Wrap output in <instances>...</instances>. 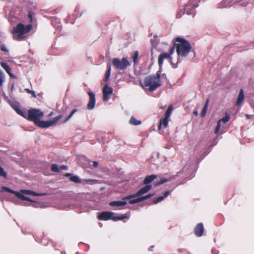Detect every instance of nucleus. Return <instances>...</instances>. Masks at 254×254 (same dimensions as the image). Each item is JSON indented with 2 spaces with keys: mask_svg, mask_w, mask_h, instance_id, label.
I'll use <instances>...</instances> for the list:
<instances>
[{
  "mask_svg": "<svg viewBox=\"0 0 254 254\" xmlns=\"http://www.w3.org/2000/svg\"><path fill=\"white\" fill-rule=\"evenodd\" d=\"M176 178V176H172V177H170L168 179H165V178H162L160 179V180L159 181H158V182H155L154 183V186L155 187H157V186H159L165 183H166V182H169V181H172V180L175 179Z\"/></svg>",
  "mask_w": 254,
  "mask_h": 254,
  "instance_id": "nucleus-19",
  "label": "nucleus"
},
{
  "mask_svg": "<svg viewBox=\"0 0 254 254\" xmlns=\"http://www.w3.org/2000/svg\"><path fill=\"white\" fill-rule=\"evenodd\" d=\"M164 198H165V197H164L163 195L159 196L155 200H154L153 203L157 204V203H159V202L164 200Z\"/></svg>",
  "mask_w": 254,
  "mask_h": 254,
  "instance_id": "nucleus-35",
  "label": "nucleus"
},
{
  "mask_svg": "<svg viewBox=\"0 0 254 254\" xmlns=\"http://www.w3.org/2000/svg\"><path fill=\"white\" fill-rule=\"evenodd\" d=\"M244 94L243 89H241L239 92V94L237 100L236 105L239 106L241 105L244 101Z\"/></svg>",
  "mask_w": 254,
  "mask_h": 254,
  "instance_id": "nucleus-22",
  "label": "nucleus"
},
{
  "mask_svg": "<svg viewBox=\"0 0 254 254\" xmlns=\"http://www.w3.org/2000/svg\"><path fill=\"white\" fill-rule=\"evenodd\" d=\"M152 188V185H146L139 190L135 194L124 197L123 199H131L135 197H139L148 192Z\"/></svg>",
  "mask_w": 254,
  "mask_h": 254,
  "instance_id": "nucleus-10",
  "label": "nucleus"
},
{
  "mask_svg": "<svg viewBox=\"0 0 254 254\" xmlns=\"http://www.w3.org/2000/svg\"><path fill=\"white\" fill-rule=\"evenodd\" d=\"M111 64H107V69L105 74V81L108 82V80L111 75Z\"/></svg>",
  "mask_w": 254,
  "mask_h": 254,
  "instance_id": "nucleus-24",
  "label": "nucleus"
},
{
  "mask_svg": "<svg viewBox=\"0 0 254 254\" xmlns=\"http://www.w3.org/2000/svg\"><path fill=\"white\" fill-rule=\"evenodd\" d=\"M153 248H154V246H153L150 247L149 248V249H148L149 251H153Z\"/></svg>",
  "mask_w": 254,
  "mask_h": 254,
  "instance_id": "nucleus-47",
  "label": "nucleus"
},
{
  "mask_svg": "<svg viewBox=\"0 0 254 254\" xmlns=\"http://www.w3.org/2000/svg\"><path fill=\"white\" fill-rule=\"evenodd\" d=\"M139 53L138 51H135L133 53V55L132 56V60L134 63V64H138V57Z\"/></svg>",
  "mask_w": 254,
  "mask_h": 254,
  "instance_id": "nucleus-28",
  "label": "nucleus"
},
{
  "mask_svg": "<svg viewBox=\"0 0 254 254\" xmlns=\"http://www.w3.org/2000/svg\"><path fill=\"white\" fill-rule=\"evenodd\" d=\"M226 2V1H222L220 4H219V7H225V6H226V5H225V3Z\"/></svg>",
  "mask_w": 254,
  "mask_h": 254,
  "instance_id": "nucleus-46",
  "label": "nucleus"
},
{
  "mask_svg": "<svg viewBox=\"0 0 254 254\" xmlns=\"http://www.w3.org/2000/svg\"><path fill=\"white\" fill-rule=\"evenodd\" d=\"M14 85L13 84L11 86V90L12 91L13 88H14Z\"/></svg>",
  "mask_w": 254,
  "mask_h": 254,
  "instance_id": "nucleus-48",
  "label": "nucleus"
},
{
  "mask_svg": "<svg viewBox=\"0 0 254 254\" xmlns=\"http://www.w3.org/2000/svg\"><path fill=\"white\" fill-rule=\"evenodd\" d=\"M89 97V101L87 104V108L89 110H92L94 108L96 103L95 95L91 91L88 92Z\"/></svg>",
  "mask_w": 254,
  "mask_h": 254,
  "instance_id": "nucleus-13",
  "label": "nucleus"
},
{
  "mask_svg": "<svg viewBox=\"0 0 254 254\" xmlns=\"http://www.w3.org/2000/svg\"><path fill=\"white\" fill-rule=\"evenodd\" d=\"M68 169V167L66 165H62L61 166L60 168V170H67Z\"/></svg>",
  "mask_w": 254,
  "mask_h": 254,
  "instance_id": "nucleus-42",
  "label": "nucleus"
},
{
  "mask_svg": "<svg viewBox=\"0 0 254 254\" xmlns=\"http://www.w3.org/2000/svg\"><path fill=\"white\" fill-rule=\"evenodd\" d=\"M7 73L8 74V75L10 76L11 78H15V76L11 72V70H9V71L7 72Z\"/></svg>",
  "mask_w": 254,
  "mask_h": 254,
  "instance_id": "nucleus-43",
  "label": "nucleus"
},
{
  "mask_svg": "<svg viewBox=\"0 0 254 254\" xmlns=\"http://www.w3.org/2000/svg\"><path fill=\"white\" fill-rule=\"evenodd\" d=\"M0 50L2 51L8 53V50L6 48V47L4 44H2L0 46Z\"/></svg>",
  "mask_w": 254,
  "mask_h": 254,
  "instance_id": "nucleus-40",
  "label": "nucleus"
},
{
  "mask_svg": "<svg viewBox=\"0 0 254 254\" xmlns=\"http://www.w3.org/2000/svg\"><path fill=\"white\" fill-rule=\"evenodd\" d=\"M32 28V26L30 24L24 26L21 23H18L12 31L13 38L17 41L23 40L25 37L24 35L29 32Z\"/></svg>",
  "mask_w": 254,
  "mask_h": 254,
  "instance_id": "nucleus-3",
  "label": "nucleus"
},
{
  "mask_svg": "<svg viewBox=\"0 0 254 254\" xmlns=\"http://www.w3.org/2000/svg\"><path fill=\"white\" fill-rule=\"evenodd\" d=\"M128 218H129V216L127 213H126V214L122 215L120 216H115L114 215V218H113V220L114 221H119V220H122L125 219H128Z\"/></svg>",
  "mask_w": 254,
  "mask_h": 254,
  "instance_id": "nucleus-26",
  "label": "nucleus"
},
{
  "mask_svg": "<svg viewBox=\"0 0 254 254\" xmlns=\"http://www.w3.org/2000/svg\"><path fill=\"white\" fill-rule=\"evenodd\" d=\"M9 103L12 109H13L18 115L24 118H26L27 113L26 111L20 109L19 104L17 102L9 101Z\"/></svg>",
  "mask_w": 254,
  "mask_h": 254,
  "instance_id": "nucleus-11",
  "label": "nucleus"
},
{
  "mask_svg": "<svg viewBox=\"0 0 254 254\" xmlns=\"http://www.w3.org/2000/svg\"><path fill=\"white\" fill-rule=\"evenodd\" d=\"M248 3H251L253 5H254V0H249L247 3H245V2H241V5L243 6H246Z\"/></svg>",
  "mask_w": 254,
  "mask_h": 254,
  "instance_id": "nucleus-38",
  "label": "nucleus"
},
{
  "mask_svg": "<svg viewBox=\"0 0 254 254\" xmlns=\"http://www.w3.org/2000/svg\"><path fill=\"white\" fill-rule=\"evenodd\" d=\"M157 178V176L156 175H151L149 176H146L144 181H143V184L146 185H150L149 184L151 183L154 179H155Z\"/></svg>",
  "mask_w": 254,
  "mask_h": 254,
  "instance_id": "nucleus-21",
  "label": "nucleus"
},
{
  "mask_svg": "<svg viewBox=\"0 0 254 254\" xmlns=\"http://www.w3.org/2000/svg\"><path fill=\"white\" fill-rule=\"evenodd\" d=\"M183 9L182 10H180L179 11H178L176 14V17L177 18H181L182 17V15L184 14H183Z\"/></svg>",
  "mask_w": 254,
  "mask_h": 254,
  "instance_id": "nucleus-39",
  "label": "nucleus"
},
{
  "mask_svg": "<svg viewBox=\"0 0 254 254\" xmlns=\"http://www.w3.org/2000/svg\"><path fill=\"white\" fill-rule=\"evenodd\" d=\"M198 6V4L193 3L192 1L189 0L188 3L184 6L183 14L186 13L188 15H192L193 17L195 15V12L193 11Z\"/></svg>",
  "mask_w": 254,
  "mask_h": 254,
  "instance_id": "nucleus-9",
  "label": "nucleus"
},
{
  "mask_svg": "<svg viewBox=\"0 0 254 254\" xmlns=\"http://www.w3.org/2000/svg\"><path fill=\"white\" fill-rule=\"evenodd\" d=\"M4 82V74L0 69V86H2Z\"/></svg>",
  "mask_w": 254,
  "mask_h": 254,
  "instance_id": "nucleus-36",
  "label": "nucleus"
},
{
  "mask_svg": "<svg viewBox=\"0 0 254 254\" xmlns=\"http://www.w3.org/2000/svg\"><path fill=\"white\" fill-rule=\"evenodd\" d=\"M168 119L169 118H166V117H164V118L161 119L160 120L159 125L158 126V129L160 130L162 126H163L164 128H166L167 127L169 122Z\"/></svg>",
  "mask_w": 254,
  "mask_h": 254,
  "instance_id": "nucleus-23",
  "label": "nucleus"
},
{
  "mask_svg": "<svg viewBox=\"0 0 254 254\" xmlns=\"http://www.w3.org/2000/svg\"><path fill=\"white\" fill-rule=\"evenodd\" d=\"M171 191L170 190H166L163 194L164 197L166 198L171 193Z\"/></svg>",
  "mask_w": 254,
  "mask_h": 254,
  "instance_id": "nucleus-41",
  "label": "nucleus"
},
{
  "mask_svg": "<svg viewBox=\"0 0 254 254\" xmlns=\"http://www.w3.org/2000/svg\"><path fill=\"white\" fill-rule=\"evenodd\" d=\"M3 95H4V96L5 98H7V97H6V96H5V94H4V93H3Z\"/></svg>",
  "mask_w": 254,
  "mask_h": 254,
  "instance_id": "nucleus-53",
  "label": "nucleus"
},
{
  "mask_svg": "<svg viewBox=\"0 0 254 254\" xmlns=\"http://www.w3.org/2000/svg\"><path fill=\"white\" fill-rule=\"evenodd\" d=\"M43 116L44 113L40 109L32 108L28 111L25 118L36 124Z\"/></svg>",
  "mask_w": 254,
  "mask_h": 254,
  "instance_id": "nucleus-6",
  "label": "nucleus"
},
{
  "mask_svg": "<svg viewBox=\"0 0 254 254\" xmlns=\"http://www.w3.org/2000/svg\"><path fill=\"white\" fill-rule=\"evenodd\" d=\"M19 192H20L23 195H32L33 196H42L43 194L37 193L35 191L28 190H21Z\"/></svg>",
  "mask_w": 254,
  "mask_h": 254,
  "instance_id": "nucleus-18",
  "label": "nucleus"
},
{
  "mask_svg": "<svg viewBox=\"0 0 254 254\" xmlns=\"http://www.w3.org/2000/svg\"><path fill=\"white\" fill-rule=\"evenodd\" d=\"M99 163L97 161H94L93 162V166L94 168H96L98 167Z\"/></svg>",
  "mask_w": 254,
  "mask_h": 254,
  "instance_id": "nucleus-45",
  "label": "nucleus"
},
{
  "mask_svg": "<svg viewBox=\"0 0 254 254\" xmlns=\"http://www.w3.org/2000/svg\"><path fill=\"white\" fill-rule=\"evenodd\" d=\"M230 120V117L229 116V115L228 114H226L225 115V116L222 119L219 120L218 121V122L221 124V122H223V123H226L227 122H228V121H229V120Z\"/></svg>",
  "mask_w": 254,
  "mask_h": 254,
  "instance_id": "nucleus-32",
  "label": "nucleus"
},
{
  "mask_svg": "<svg viewBox=\"0 0 254 254\" xmlns=\"http://www.w3.org/2000/svg\"><path fill=\"white\" fill-rule=\"evenodd\" d=\"M161 71L159 69L156 74L146 76L143 80V84H141L142 87L150 92H153L160 87L162 85L160 82Z\"/></svg>",
  "mask_w": 254,
  "mask_h": 254,
  "instance_id": "nucleus-2",
  "label": "nucleus"
},
{
  "mask_svg": "<svg viewBox=\"0 0 254 254\" xmlns=\"http://www.w3.org/2000/svg\"><path fill=\"white\" fill-rule=\"evenodd\" d=\"M172 109V105H170L168 107V109H167L165 113V117H166V118H169L170 117Z\"/></svg>",
  "mask_w": 254,
  "mask_h": 254,
  "instance_id": "nucleus-29",
  "label": "nucleus"
},
{
  "mask_svg": "<svg viewBox=\"0 0 254 254\" xmlns=\"http://www.w3.org/2000/svg\"><path fill=\"white\" fill-rule=\"evenodd\" d=\"M113 66L118 70H125L127 67L130 65V63L126 58H123L122 59L119 58H114L112 61Z\"/></svg>",
  "mask_w": 254,
  "mask_h": 254,
  "instance_id": "nucleus-7",
  "label": "nucleus"
},
{
  "mask_svg": "<svg viewBox=\"0 0 254 254\" xmlns=\"http://www.w3.org/2000/svg\"><path fill=\"white\" fill-rule=\"evenodd\" d=\"M204 228L202 223H199L195 226L194 232L195 236L197 237H201L203 235Z\"/></svg>",
  "mask_w": 254,
  "mask_h": 254,
  "instance_id": "nucleus-16",
  "label": "nucleus"
},
{
  "mask_svg": "<svg viewBox=\"0 0 254 254\" xmlns=\"http://www.w3.org/2000/svg\"><path fill=\"white\" fill-rule=\"evenodd\" d=\"M209 100L207 99L205 102V103L203 107V109L201 112V116L204 117L206 114V112L208 109V104H209Z\"/></svg>",
  "mask_w": 254,
  "mask_h": 254,
  "instance_id": "nucleus-25",
  "label": "nucleus"
},
{
  "mask_svg": "<svg viewBox=\"0 0 254 254\" xmlns=\"http://www.w3.org/2000/svg\"><path fill=\"white\" fill-rule=\"evenodd\" d=\"M220 127H221V124L218 121L217 126L214 130V133L215 134H217L218 133L220 128Z\"/></svg>",
  "mask_w": 254,
  "mask_h": 254,
  "instance_id": "nucleus-37",
  "label": "nucleus"
},
{
  "mask_svg": "<svg viewBox=\"0 0 254 254\" xmlns=\"http://www.w3.org/2000/svg\"><path fill=\"white\" fill-rule=\"evenodd\" d=\"M1 191H5L11 193L12 194H14L19 199L22 200H26L29 202V204L24 203V205H31L35 207H37L38 205V204L37 203L32 201L29 197L23 195L20 192H19V191H15L7 187L4 186L2 187L1 188Z\"/></svg>",
  "mask_w": 254,
  "mask_h": 254,
  "instance_id": "nucleus-4",
  "label": "nucleus"
},
{
  "mask_svg": "<svg viewBox=\"0 0 254 254\" xmlns=\"http://www.w3.org/2000/svg\"><path fill=\"white\" fill-rule=\"evenodd\" d=\"M212 253H213V254H217V253H214V252L213 251H212Z\"/></svg>",
  "mask_w": 254,
  "mask_h": 254,
  "instance_id": "nucleus-51",
  "label": "nucleus"
},
{
  "mask_svg": "<svg viewBox=\"0 0 254 254\" xmlns=\"http://www.w3.org/2000/svg\"><path fill=\"white\" fill-rule=\"evenodd\" d=\"M77 110L76 109H74L72 110L69 116L67 117V118H66L65 120V122H67L68 120H69L72 116L74 115V113H75L77 112Z\"/></svg>",
  "mask_w": 254,
  "mask_h": 254,
  "instance_id": "nucleus-34",
  "label": "nucleus"
},
{
  "mask_svg": "<svg viewBox=\"0 0 254 254\" xmlns=\"http://www.w3.org/2000/svg\"><path fill=\"white\" fill-rule=\"evenodd\" d=\"M7 73L8 74V75L10 76L11 78H15V76L11 72V70H9V71L7 72Z\"/></svg>",
  "mask_w": 254,
  "mask_h": 254,
  "instance_id": "nucleus-44",
  "label": "nucleus"
},
{
  "mask_svg": "<svg viewBox=\"0 0 254 254\" xmlns=\"http://www.w3.org/2000/svg\"><path fill=\"white\" fill-rule=\"evenodd\" d=\"M28 16H29V17H31V14L30 13H29V14H28Z\"/></svg>",
  "mask_w": 254,
  "mask_h": 254,
  "instance_id": "nucleus-50",
  "label": "nucleus"
},
{
  "mask_svg": "<svg viewBox=\"0 0 254 254\" xmlns=\"http://www.w3.org/2000/svg\"><path fill=\"white\" fill-rule=\"evenodd\" d=\"M193 114H194V115H197V111H194V112H193Z\"/></svg>",
  "mask_w": 254,
  "mask_h": 254,
  "instance_id": "nucleus-49",
  "label": "nucleus"
},
{
  "mask_svg": "<svg viewBox=\"0 0 254 254\" xmlns=\"http://www.w3.org/2000/svg\"><path fill=\"white\" fill-rule=\"evenodd\" d=\"M175 50V47H171L169 50V53H162L160 54L158 57V64L159 66V69L162 70V66L163 64L164 59H168L169 62L172 64L173 68H176L178 64H173L172 62V57L171 55L174 53Z\"/></svg>",
  "mask_w": 254,
  "mask_h": 254,
  "instance_id": "nucleus-5",
  "label": "nucleus"
},
{
  "mask_svg": "<svg viewBox=\"0 0 254 254\" xmlns=\"http://www.w3.org/2000/svg\"><path fill=\"white\" fill-rule=\"evenodd\" d=\"M129 123L134 126H138L141 124L140 121L137 120L134 117H131L129 120Z\"/></svg>",
  "mask_w": 254,
  "mask_h": 254,
  "instance_id": "nucleus-27",
  "label": "nucleus"
},
{
  "mask_svg": "<svg viewBox=\"0 0 254 254\" xmlns=\"http://www.w3.org/2000/svg\"><path fill=\"white\" fill-rule=\"evenodd\" d=\"M62 254H65V253L62 252Z\"/></svg>",
  "mask_w": 254,
  "mask_h": 254,
  "instance_id": "nucleus-55",
  "label": "nucleus"
},
{
  "mask_svg": "<svg viewBox=\"0 0 254 254\" xmlns=\"http://www.w3.org/2000/svg\"><path fill=\"white\" fill-rule=\"evenodd\" d=\"M1 67L7 72L11 70V68L7 64V63L4 62H1L0 63Z\"/></svg>",
  "mask_w": 254,
  "mask_h": 254,
  "instance_id": "nucleus-30",
  "label": "nucleus"
},
{
  "mask_svg": "<svg viewBox=\"0 0 254 254\" xmlns=\"http://www.w3.org/2000/svg\"><path fill=\"white\" fill-rule=\"evenodd\" d=\"M154 195V193H149L145 196H140V197H137L136 198L130 199L129 201V203L131 204H135L137 203L140 202L144 200L149 199V198L153 196Z\"/></svg>",
  "mask_w": 254,
  "mask_h": 254,
  "instance_id": "nucleus-15",
  "label": "nucleus"
},
{
  "mask_svg": "<svg viewBox=\"0 0 254 254\" xmlns=\"http://www.w3.org/2000/svg\"><path fill=\"white\" fill-rule=\"evenodd\" d=\"M24 90L28 93H29V94H31L32 96L34 98H36V93H35V92L33 91V90H31L30 89H29V88H25L24 89Z\"/></svg>",
  "mask_w": 254,
  "mask_h": 254,
  "instance_id": "nucleus-33",
  "label": "nucleus"
},
{
  "mask_svg": "<svg viewBox=\"0 0 254 254\" xmlns=\"http://www.w3.org/2000/svg\"><path fill=\"white\" fill-rule=\"evenodd\" d=\"M173 45L172 47H175V49H176L178 56L177 64L180 63L183 59L186 58L191 52H193V57H195V51L192 50L189 41L184 38L178 37L173 41Z\"/></svg>",
  "mask_w": 254,
  "mask_h": 254,
  "instance_id": "nucleus-1",
  "label": "nucleus"
},
{
  "mask_svg": "<svg viewBox=\"0 0 254 254\" xmlns=\"http://www.w3.org/2000/svg\"><path fill=\"white\" fill-rule=\"evenodd\" d=\"M62 118V116L59 115L53 118L52 120L45 121L40 120L35 125L41 128H48L55 125Z\"/></svg>",
  "mask_w": 254,
  "mask_h": 254,
  "instance_id": "nucleus-8",
  "label": "nucleus"
},
{
  "mask_svg": "<svg viewBox=\"0 0 254 254\" xmlns=\"http://www.w3.org/2000/svg\"><path fill=\"white\" fill-rule=\"evenodd\" d=\"M123 200L113 201L109 203V205L112 207L123 206L127 204V201Z\"/></svg>",
  "mask_w": 254,
  "mask_h": 254,
  "instance_id": "nucleus-20",
  "label": "nucleus"
},
{
  "mask_svg": "<svg viewBox=\"0 0 254 254\" xmlns=\"http://www.w3.org/2000/svg\"><path fill=\"white\" fill-rule=\"evenodd\" d=\"M113 90L112 88L108 86V82L106 83L103 88V100L106 102L108 101L109 100L110 96L113 94Z\"/></svg>",
  "mask_w": 254,
  "mask_h": 254,
  "instance_id": "nucleus-12",
  "label": "nucleus"
},
{
  "mask_svg": "<svg viewBox=\"0 0 254 254\" xmlns=\"http://www.w3.org/2000/svg\"><path fill=\"white\" fill-rule=\"evenodd\" d=\"M162 76H166L165 74H163Z\"/></svg>",
  "mask_w": 254,
  "mask_h": 254,
  "instance_id": "nucleus-54",
  "label": "nucleus"
},
{
  "mask_svg": "<svg viewBox=\"0 0 254 254\" xmlns=\"http://www.w3.org/2000/svg\"><path fill=\"white\" fill-rule=\"evenodd\" d=\"M86 182H90L91 180H86Z\"/></svg>",
  "mask_w": 254,
  "mask_h": 254,
  "instance_id": "nucleus-52",
  "label": "nucleus"
},
{
  "mask_svg": "<svg viewBox=\"0 0 254 254\" xmlns=\"http://www.w3.org/2000/svg\"><path fill=\"white\" fill-rule=\"evenodd\" d=\"M51 169L54 172L59 173L60 172V169L56 164H52Z\"/></svg>",
  "mask_w": 254,
  "mask_h": 254,
  "instance_id": "nucleus-31",
  "label": "nucleus"
},
{
  "mask_svg": "<svg viewBox=\"0 0 254 254\" xmlns=\"http://www.w3.org/2000/svg\"><path fill=\"white\" fill-rule=\"evenodd\" d=\"M114 215L115 213L112 212H103L98 216V218L99 220H108L110 219L113 220Z\"/></svg>",
  "mask_w": 254,
  "mask_h": 254,
  "instance_id": "nucleus-14",
  "label": "nucleus"
},
{
  "mask_svg": "<svg viewBox=\"0 0 254 254\" xmlns=\"http://www.w3.org/2000/svg\"><path fill=\"white\" fill-rule=\"evenodd\" d=\"M66 177H69V180L75 183H81L80 179L77 176L73 175L72 174L67 173L64 175Z\"/></svg>",
  "mask_w": 254,
  "mask_h": 254,
  "instance_id": "nucleus-17",
  "label": "nucleus"
}]
</instances>
